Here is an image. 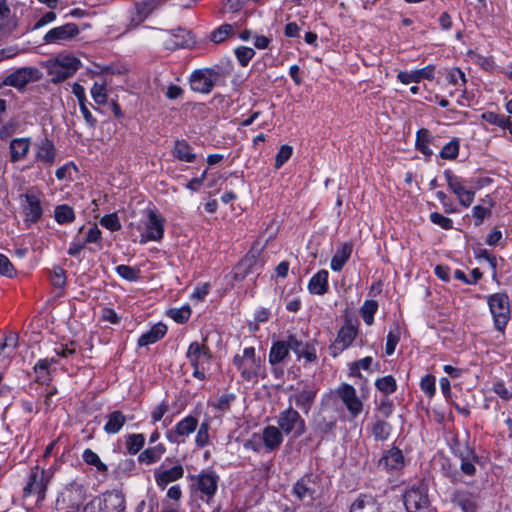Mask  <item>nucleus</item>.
Wrapping results in <instances>:
<instances>
[{
	"instance_id": "53",
	"label": "nucleus",
	"mask_w": 512,
	"mask_h": 512,
	"mask_svg": "<svg viewBox=\"0 0 512 512\" xmlns=\"http://www.w3.org/2000/svg\"><path fill=\"white\" fill-rule=\"evenodd\" d=\"M169 316L177 323L183 324L189 320L191 309L188 305L181 308L170 309Z\"/></svg>"
},
{
	"instance_id": "26",
	"label": "nucleus",
	"mask_w": 512,
	"mask_h": 512,
	"mask_svg": "<svg viewBox=\"0 0 512 512\" xmlns=\"http://www.w3.org/2000/svg\"><path fill=\"white\" fill-rule=\"evenodd\" d=\"M265 452L277 450L283 442V433L278 426H266L261 434Z\"/></svg>"
},
{
	"instance_id": "15",
	"label": "nucleus",
	"mask_w": 512,
	"mask_h": 512,
	"mask_svg": "<svg viewBox=\"0 0 512 512\" xmlns=\"http://www.w3.org/2000/svg\"><path fill=\"white\" fill-rule=\"evenodd\" d=\"M444 177L449 189L457 196L459 203L464 207H469L474 201L475 192L467 189L465 181L451 170H445Z\"/></svg>"
},
{
	"instance_id": "10",
	"label": "nucleus",
	"mask_w": 512,
	"mask_h": 512,
	"mask_svg": "<svg viewBox=\"0 0 512 512\" xmlns=\"http://www.w3.org/2000/svg\"><path fill=\"white\" fill-rule=\"evenodd\" d=\"M452 451L456 457L461 460L460 469L466 476H474L476 473L475 463L479 462V457L474 450L467 444H462L457 438L454 439Z\"/></svg>"
},
{
	"instance_id": "41",
	"label": "nucleus",
	"mask_w": 512,
	"mask_h": 512,
	"mask_svg": "<svg viewBox=\"0 0 512 512\" xmlns=\"http://www.w3.org/2000/svg\"><path fill=\"white\" fill-rule=\"evenodd\" d=\"M481 118L489 124L509 130V132L512 134V123L509 116L497 114L492 111H486L481 115Z\"/></svg>"
},
{
	"instance_id": "58",
	"label": "nucleus",
	"mask_w": 512,
	"mask_h": 512,
	"mask_svg": "<svg viewBox=\"0 0 512 512\" xmlns=\"http://www.w3.org/2000/svg\"><path fill=\"white\" fill-rule=\"evenodd\" d=\"M91 95L97 104H104L107 101V93L104 84L95 83L91 88Z\"/></svg>"
},
{
	"instance_id": "7",
	"label": "nucleus",
	"mask_w": 512,
	"mask_h": 512,
	"mask_svg": "<svg viewBox=\"0 0 512 512\" xmlns=\"http://www.w3.org/2000/svg\"><path fill=\"white\" fill-rule=\"evenodd\" d=\"M147 220L143 222V226L139 227L141 230L140 240L141 244L148 241H159L164 235V218L157 212L156 209H148Z\"/></svg>"
},
{
	"instance_id": "17",
	"label": "nucleus",
	"mask_w": 512,
	"mask_h": 512,
	"mask_svg": "<svg viewBox=\"0 0 512 512\" xmlns=\"http://www.w3.org/2000/svg\"><path fill=\"white\" fill-rule=\"evenodd\" d=\"M357 335V327L351 321H347L338 331L335 341L330 345V354L337 357L353 343Z\"/></svg>"
},
{
	"instance_id": "50",
	"label": "nucleus",
	"mask_w": 512,
	"mask_h": 512,
	"mask_svg": "<svg viewBox=\"0 0 512 512\" xmlns=\"http://www.w3.org/2000/svg\"><path fill=\"white\" fill-rule=\"evenodd\" d=\"M459 153V141L457 139L451 140L449 143L443 146L440 151V157L442 159H455Z\"/></svg>"
},
{
	"instance_id": "11",
	"label": "nucleus",
	"mask_w": 512,
	"mask_h": 512,
	"mask_svg": "<svg viewBox=\"0 0 512 512\" xmlns=\"http://www.w3.org/2000/svg\"><path fill=\"white\" fill-rule=\"evenodd\" d=\"M404 505L407 512H432L426 488L411 487L404 494Z\"/></svg>"
},
{
	"instance_id": "31",
	"label": "nucleus",
	"mask_w": 512,
	"mask_h": 512,
	"mask_svg": "<svg viewBox=\"0 0 512 512\" xmlns=\"http://www.w3.org/2000/svg\"><path fill=\"white\" fill-rule=\"evenodd\" d=\"M453 502L460 507L463 512H476V496L466 491L458 490L454 493Z\"/></svg>"
},
{
	"instance_id": "57",
	"label": "nucleus",
	"mask_w": 512,
	"mask_h": 512,
	"mask_svg": "<svg viewBox=\"0 0 512 512\" xmlns=\"http://www.w3.org/2000/svg\"><path fill=\"white\" fill-rule=\"evenodd\" d=\"M430 221L433 224L438 225L445 230H450L453 228L452 219H450L438 212H433L430 214Z\"/></svg>"
},
{
	"instance_id": "1",
	"label": "nucleus",
	"mask_w": 512,
	"mask_h": 512,
	"mask_svg": "<svg viewBox=\"0 0 512 512\" xmlns=\"http://www.w3.org/2000/svg\"><path fill=\"white\" fill-rule=\"evenodd\" d=\"M233 364L247 382L257 383L259 378L263 379L266 376L264 361L260 357H256L254 347H247L243 350L242 355H235Z\"/></svg>"
},
{
	"instance_id": "62",
	"label": "nucleus",
	"mask_w": 512,
	"mask_h": 512,
	"mask_svg": "<svg viewBox=\"0 0 512 512\" xmlns=\"http://www.w3.org/2000/svg\"><path fill=\"white\" fill-rule=\"evenodd\" d=\"M421 390L429 397L435 394V377L432 375H425L420 382Z\"/></svg>"
},
{
	"instance_id": "38",
	"label": "nucleus",
	"mask_w": 512,
	"mask_h": 512,
	"mask_svg": "<svg viewBox=\"0 0 512 512\" xmlns=\"http://www.w3.org/2000/svg\"><path fill=\"white\" fill-rule=\"evenodd\" d=\"M433 137L428 129L421 128L417 131L415 146L426 157H430L433 154L432 149L429 145L432 143Z\"/></svg>"
},
{
	"instance_id": "16",
	"label": "nucleus",
	"mask_w": 512,
	"mask_h": 512,
	"mask_svg": "<svg viewBox=\"0 0 512 512\" xmlns=\"http://www.w3.org/2000/svg\"><path fill=\"white\" fill-rule=\"evenodd\" d=\"M49 479L50 476L44 469H40L39 466L33 467L31 469L28 482L23 490L24 496L28 497L36 494L39 499H43Z\"/></svg>"
},
{
	"instance_id": "45",
	"label": "nucleus",
	"mask_w": 512,
	"mask_h": 512,
	"mask_svg": "<svg viewBox=\"0 0 512 512\" xmlns=\"http://www.w3.org/2000/svg\"><path fill=\"white\" fill-rule=\"evenodd\" d=\"M145 444V437L143 434H129L126 437V449L131 455L137 454Z\"/></svg>"
},
{
	"instance_id": "9",
	"label": "nucleus",
	"mask_w": 512,
	"mask_h": 512,
	"mask_svg": "<svg viewBox=\"0 0 512 512\" xmlns=\"http://www.w3.org/2000/svg\"><path fill=\"white\" fill-rule=\"evenodd\" d=\"M488 304L495 328L503 332L510 318L508 296L504 293L493 294L488 298Z\"/></svg>"
},
{
	"instance_id": "44",
	"label": "nucleus",
	"mask_w": 512,
	"mask_h": 512,
	"mask_svg": "<svg viewBox=\"0 0 512 512\" xmlns=\"http://www.w3.org/2000/svg\"><path fill=\"white\" fill-rule=\"evenodd\" d=\"M54 218L58 224H69L75 220V213L71 206L61 204L55 207Z\"/></svg>"
},
{
	"instance_id": "54",
	"label": "nucleus",
	"mask_w": 512,
	"mask_h": 512,
	"mask_svg": "<svg viewBox=\"0 0 512 512\" xmlns=\"http://www.w3.org/2000/svg\"><path fill=\"white\" fill-rule=\"evenodd\" d=\"M116 272L123 279L128 281H135L138 279L140 271L138 268L122 264L116 267Z\"/></svg>"
},
{
	"instance_id": "27",
	"label": "nucleus",
	"mask_w": 512,
	"mask_h": 512,
	"mask_svg": "<svg viewBox=\"0 0 512 512\" xmlns=\"http://www.w3.org/2000/svg\"><path fill=\"white\" fill-rule=\"evenodd\" d=\"M165 42L175 48H184L193 43L191 33L185 29L177 28L170 31H162Z\"/></svg>"
},
{
	"instance_id": "61",
	"label": "nucleus",
	"mask_w": 512,
	"mask_h": 512,
	"mask_svg": "<svg viewBox=\"0 0 512 512\" xmlns=\"http://www.w3.org/2000/svg\"><path fill=\"white\" fill-rule=\"evenodd\" d=\"M292 147L289 145H282L275 158V167L280 168L285 162L289 160L292 155Z\"/></svg>"
},
{
	"instance_id": "47",
	"label": "nucleus",
	"mask_w": 512,
	"mask_h": 512,
	"mask_svg": "<svg viewBox=\"0 0 512 512\" xmlns=\"http://www.w3.org/2000/svg\"><path fill=\"white\" fill-rule=\"evenodd\" d=\"M82 457L86 464L96 467L99 472H107V466L100 460L98 454L91 449L84 450Z\"/></svg>"
},
{
	"instance_id": "21",
	"label": "nucleus",
	"mask_w": 512,
	"mask_h": 512,
	"mask_svg": "<svg viewBox=\"0 0 512 512\" xmlns=\"http://www.w3.org/2000/svg\"><path fill=\"white\" fill-rule=\"evenodd\" d=\"M337 393L352 417H357L362 412L363 403L353 386L344 383L339 387Z\"/></svg>"
},
{
	"instance_id": "60",
	"label": "nucleus",
	"mask_w": 512,
	"mask_h": 512,
	"mask_svg": "<svg viewBox=\"0 0 512 512\" xmlns=\"http://www.w3.org/2000/svg\"><path fill=\"white\" fill-rule=\"evenodd\" d=\"M51 283L56 288H62L66 284L65 270L61 267H54L51 274Z\"/></svg>"
},
{
	"instance_id": "28",
	"label": "nucleus",
	"mask_w": 512,
	"mask_h": 512,
	"mask_svg": "<svg viewBox=\"0 0 512 512\" xmlns=\"http://www.w3.org/2000/svg\"><path fill=\"white\" fill-rule=\"evenodd\" d=\"M316 389L313 386H305L300 392L291 396L296 406L299 407L303 412L308 413L311 409L315 397Z\"/></svg>"
},
{
	"instance_id": "46",
	"label": "nucleus",
	"mask_w": 512,
	"mask_h": 512,
	"mask_svg": "<svg viewBox=\"0 0 512 512\" xmlns=\"http://www.w3.org/2000/svg\"><path fill=\"white\" fill-rule=\"evenodd\" d=\"M378 310V303L375 300H366L360 308L361 316L367 325H372L374 315Z\"/></svg>"
},
{
	"instance_id": "23",
	"label": "nucleus",
	"mask_w": 512,
	"mask_h": 512,
	"mask_svg": "<svg viewBox=\"0 0 512 512\" xmlns=\"http://www.w3.org/2000/svg\"><path fill=\"white\" fill-rule=\"evenodd\" d=\"M184 476V468L181 464L175 465L169 469L163 466L154 470V479L157 486L164 490L168 484L181 479Z\"/></svg>"
},
{
	"instance_id": "34",
	"label": "nucleus",
	"mask_w": 512,
	"mask_h": 512,
	"mask_svg": "<svg viewBox=\"0 0 512 512\" xmlns=\"http://www.w3.org/2000/svg\"><path fill=\"white\" fill-rule=\"evenodd\" d=\"M353 246L350 243H343L331 259V269L341 271L352 254Z\"/></svg>"
},
{
	"instance_id": "42",
	"label": "nucleus",
	"mask_w": 512,
	"mask_h": 512,
	"mask_svg": "<svg viewBox=\"0 0 512 512\" xmlns=\"http://www.w3.org/2000/svg\"><path fill=\"white\" fill-rule=\"evenodd\" d=\"M484 203L487 204V206L484 205H476L472 209V214L475 219V226H480L484 219L491 215L492 208L494 206L493 199L489 198L488 196L486 199L482 200Z\"/></svg>"
},
{
	"instance_id": "37",
	"label": "nucleus",
	"mask_w": 512,
	"mask_h": 512,
	"mask_svg": "<svg viewBox=\"0 0 512 512\" xmlns=\"http://www.w3.org/2000/svg\"><path fill=\"white\" fill-rule=\"evenodd\" d=\"M166 452L163 444H157L142 451L138 456V461L146 465H151L161 459Z\"/></svg>"
},
{
	"instance_id": "3",
	"label": "nucleus",
	"mask_w": 512,
	"mask_h": 512,
	"mask_svg": "<svg viewBox=\"0 0 512 512\" xmlns=\"http://www.w3.org/2000/svg\"><path fill=\"white\" fill-rule=\"evenodd\" d=\"M125 510V497L118 490L106 491L84 506L85 512H125Z\"/></svg>"
},
{
	"instance_id": "5",
	"label": "nucleus",
	"mask_w": 512,
	"mask_h": 512,
	"mask_svg": "<svg viewBox=\"0 0 512 512\" xmlns=\"http://www.w3.org/2000/svg\"><path fill=\"white\" fill-rule=\"evenodd\" d=\"M86 497V490L82 484L69 483L57 498V505L64 512H78Z\"/></svg>"
},
{
	"instance_id": "8",
	"label": "nucleus",
	"mask_w": 512,
	"mask_h": 512,
	"mask_svg": "<svg viewBox=\"0 0 512 512\" xmlns=\"http://www.w3.org/2000/svg\"><path fill=\"white\" fill-rule=\"evenodd\" d=\"M221 78V73L215 68L195 70L189 79L190 87L194 92L208 94Z\"/></svg>"
},
{
	"instance_id": "40",
	"label": "nucleus",
	"mask_w": 512,
	"mask_h": 512,
	"mask_svg": "<svg viewBox=\"0 0 512 512\" xmlns=\"http://www.w3.org/2000/svg\"><path fill=\"white\" fill-rule=\"evenodd\" d=\"M403 464V455L401 450L390 449L380 460L379 465L387 469H398Z\"/></svg>"
},
{
	"instance_id": "32",
	"label": "nucleus",
	"mask_w": 512,
	"mask_h": 512,
	"mask_svg": "<svg viewBox=\"0 0 512 512\" xmlns=\"http://www.w3.org/2000/svg\"><path fill=\"white\" fill-rule=\"evenodd\" d=\"M106 419L107 421L103 429L107 434L118 433L127 421V417L119 410L110 412Z\"/></svg>"
},
{
	"instance_id": "64",
	"label": "nucleus",
	"mask_w": 512,
	"mask_h": 512,
	"mask_svg": "<svg viewBox=\"0 0 512 512\" xmlns=\"http://www.w3.org/2000/svg\"><path fill=\"white\" fill-rule=\"evenodd\" d=\"M448 80L454 86H465L466 78L464 72L459 68H452L448 73Z\"/></svg>"
},
{
	"instance_id": "13",
	"label": "nucleus",
	"mask_w": 512,
	"mask_h": 512,
	"mask_svg": "<svg viewBox=\"0 0 512 512\" xmlns=\"http://www.w3.org/2000/svg\"><path fill=\"white\" fill-rule=\"evenodd\" d=\"M80 60L74 56L60 55L50 68L54 82H62L71 77L80 67Z\"/></svg>"
},
{
	"instance_id": "14",
	"label": "nucleus",
	"mask_w": 512,
	"mask_h": 512,
	"mask_svg": "<svg viewBox=\"0 0 512 512\" xmlns=\"http://www.w3.org/2000/svg\"><path fill=\"white\" fill-rule=\"evenodd\" d=\"M198 427V419L188 415L165 433L166 439L172 444H182Z\"/></svg>"
},
{
	"instance_id": "2",
	"label": "nucleus",
	"mask_w": 512,
	"mask_h": 512,
	"mask_svg": "<svg viewBox=\"0 0 512 512\" xmlns=\"http://www.w3.org/2000/svg\"><path fill=\"white\" fill-rule=\"evenodd\" d=\"M323 491V476L319 473H307L294 484L292 494L304 505L311 504Z\"/></svg>"
},
{
	"instance_id": "30",
	"label": "nucleus",
	"mask_w": 512,
	"mask_h": 512,
	"mask_svg": "<svg viewBox=\"0 0 512 512\" xmlns=\"http://www.w3.org/2000/svg\"><path fill=\"white\" fill-rule=\"evenodd\" d=\"M29 138H15L10 142V160L15 163L23 160L30 149Z\"/></svg>"
},
{
	"instance_id": "51",
	"label": "nucleus",
	"mask_w": 512,
	"mask_h": 512,
	"mask_svg": "<svg viewBox=\"0 0 512 512\" xmlns=\"http://www.w3.org/2000/svg\"><path fill=\"white\" fill-rule=\"evenodd\" d=\"M235 55L240 65L246 67L250 60L254 57L255 51L251 47L240 46L235 49Z\"/></svg>"
},
{
	"instance_id": "12",
	"label": "nucleus",
	"mask_w": 512,
	"mask_h": 512,
	"mask_svg": "<svg viewBox=\"0 0 512 512\" xmlns=\"http://www.w3.org/2000/svg\"><path fill=\"white\" fill-rule=\"evenodd\" d=\"M194 479L200 499L210 503L218 490L219 476L212 470H203Z\"/></svg>"
},
{
	"instance_id": "22",
	"label": "nucleus",
	"mask_w": 512,
	"mask_h": 512,
	"mask_svg": "<svg viewBox=\"0 0 512 512\" xmlns=\"http://www.w3.org/2000/svg\"><path fill=\"white\" fill-rule=\"evenodd\" d=\"M21 197L24 199L23 212L25 215V222L33 224L37 223L43 214L39 197L36 194L30 192L21 195Z\"/></svg>"
},
{
	"instance_id": "55",
	"label": "nucleus",
	"mask_w": 512,
	"mask_h": 512,
	"mask_svg": "<svg viewBox=\"0 0 512 512\" xmlns=\"http://www.w3.org/2000/svg\"><path fill=\"white\" fill-rule=\"evenodd\" d=\"M100 224L112 232L121 229V223L116 213L103 216L100 219Z\"/></svg>"
},
{
	"instance_id": "29",
	"label": "nucleus",
	"mask_w": 512,
	"mask_h": 512,
	"mask_svg": "<svg viewBox=\"0 0 512 512\" xmlns=\"http://www.w3.org/2000/svg\"><path fill=\"white\" fill-rule=\"evenodd\" d=\"M350 512H381L380 504L372 495L361 494L352 503Z\"/></svg>"
},
{
	"instance_id": "6",
	"label": "nucleus",
	"mask_w": 512,
	"mask_h": 512,
	"mask_svg": "<svg viewBox=\"0 0 512 512\" xmlns=\"http://www.w3.org/2000/svg\"><path fill=\"white\" fill-rule=\"evenodd\" d=\"M278 428L282 433L291 435L293 439L299 438L305 433V420L298 411L289 407L282 411L277 418Z\"/></svg>"
},
{
	"instance_id": "35",
	"label": "nucleus",
	"mask_w": 512,
	"mask_h": 512,
	"mask_svg": "<svg viewBox=\"0 0 512 512\" xmlns=\"http://www.w3.org/2000/svg\"><path fill=\"white\" fill-rule=\"evenodd\" d=\"M167 332V327L163 323L155 324L149 331L142 334L138 339L139 346H147L162 339Z\"/></svg>"
},
{
	"instance_id": "25",
	"label": "nucleus",
	"mask_w": 512,
	"mask_h": 512,
	"mask_svg": "<svg viewBox=\"0 0 512 512\" xmlns=\"http://www.w3.org/2000/svg\"><path fill=\"white\" fill-rule=\"evenodd\" d=\"M434 65H428L422 69H417L411 72L400 71L397 75L398 80L403 84H409L411 82L419 83L420 81L433 80L434 79Z\"/></svg>"
},
{
	"instance_id": "56",
	"label": "nucleus",
	"mask_w": 512,
	"mask_h": 512,
	"mask_svg": "<svg viewBox=\"0 0 512 512\" xmlns=\"http://www.w3.org/2000/svg\"><path fill=\"white\" fill-rule=\"evenodd\" d=\"M244 448L258 453L261 452L264 449L261 434L253 433L251 437L244 442Z\"/></svg>"
},
{
	"instance_id": "52",
	"label": "nucleus",
	"mask_w": 512,
	"mask_h": 512,
	"mask_svg": "<svg viewBox=\"0 0 512 512\" xmlns=\"http://www.w3.org/2000/svg\"><path fill=\"white\" fill-rule=\"evenodd\" d=\"M233 32V26L230 24H223L215 29L210 36V39L214 43L223 42Z\"/></svg>"
},
{
	"instance_id": "63",
	"label": "nucleus",
	"mask_w": 512,
	"mask_h": 512,
	"mask_svg": "<svg viewBox=\"0 0 512 512\" xmlns=\"http://www.w3.org/2000/svg\"><path fill=\"white\" fill-rule=\"evenodd\" d=\"M393 408L394 404L392 400L388 399L387 397H384L379 401V403H377L376 410L382 417L388 418L392 414Z\"/></svg>"
},
{
	"instance_id": "33",
	"label": "nucleus",
	"mask_w": 512,
	"mask_h": 512,
	"mask_svg": "<svg viewBox=\"0 0 512 512\" xmlns=\"http://www.w3.org/2000/svg\"><path fill=\"white\" fill-rule=\"evenodd\" d=\"M308 289L311 294L323 295L328 290V271L320 270L309 281Z\"/></svg>"
},
{
	"instance_id": "43",
	"label": "nucleus",
	"mask_w": 512,
	"mask_h": 512,
	"mask_svg": "<svg viewBox=\"0 0 512 512\" xmlns=\"http://www.w3.org/2000/svg\"><path fill=\"white\" fill-rule=\"evenodd\" d=\"M391 425L381 419H376L371 426L372 436L376 441H385L391 434Z\"/></svg>"
},
{
	"instance_id": "18",
	"label": "nucleus",
	"mask_w": 512,
	"mask_h": 512,
	"mask_svg": "<svg viewBox=\"0 0 512 512\" xmlns=\"http://www.w3.org/2000/svg\"><path fill=\"white\" fill-rule=\"evenodd\" d=\"M42 74L36 67H22L4 79V84L22 90L27 84L38 81Z\"/></svg>"
},
{
	"instance_id": "24",
	"label": "nucleus",
	"mask_w": 512,
	"mask_h": 512,
	"mask_svg": "<svg viewBox=\"0 0 512 512\" xmlns=\"http://www.w3.org/2000/svg\"><path fill=\"white\" fill-rule=\"evenodd\" d=\"M36 159L45 167H51L56 161V148L47 137L36 144Z\"/></svg>"
},
{
	"instance_id": "20",
	"label": "nucleus",
	"mask_w": 512,
	"mask_h": 512,
	"mask_svg": "<svg viewBox=\"0 0 512 512\" xmlns=\"http://www.w3.org/2000/svg\"><path fill=\"white\" fill-rule=\"evenodd\" d=\"M161 3V0H145L135 3L133 10L130 11L129 27H138L161 5Z\"/></svg>"
},
{
	"instance_id": "19",
	"label": "nucleus",
	"mask_w": 512,
	"mask_h": 512,
	"mask_svg": "<svg viewBox=\"0 0 512 512\" xmlns=\"http://www.w3.org/2000/svg\"><path fill=\"white\" fill-rule=\"evenodd\" d=\"M80 33L79 27L75 23H66L62 26L49 30L43 37L46 44H64L76 38Z\"/></svg>"
},
{
	"instance_id": "59",
	"label": "nucleus",
	"mask_w": 512,
	"mask_h": 512,
	"mask_svg": "<svg viewBox=\"0 0 512 512\" xmlns=\"http://www.w3.org/2000/svg\"><path fill=\"white\" fill-rule=\"evenodd\" d=\"M0 274L12 278L16 274V270L9 258L0 253Z\"/></svg>"
},
{
	"instance_id": "49",
	"label": "nucleus",
	"mask_w": 512,
	"mask_h": 512,
	"mask_svg": "<svg viewBox=\"0 0 512 512\" xmlns=\"http://www.w3.org/2000/svg\"><path fill=\"white\" fill-rule=\"evenodd\" d=\"M209 429L210 425L208 421H204L200 424L195 437V444L198 448H204L209 444Z\"/></svg>"
},
{
	"instance_id": "39",
	"label": "nucleus",
	"mask_w": 512,
	"mask_h": 512,
	"mask_svg": "<svg viewBox=\"0 0 512 512\" xmlns=\"http://www.w3.org/2000/svg\"><path fill=\"white\" fill-rule=\"evenodd\" d=\"M173 156L180 161L194 162L196 155L192 152V148L185 140H177L173 148Z\"/></svg>"
},
{
	"instance_id": "36",
	"label": "nucleus",
	"mask_w": 512,
	"mask_h": 512,
	"mask_svg": "<svg viewBox=\"0 0 512 512\" xmlns=\"http://www.w3.org/2000/svg\"><path fill=\"white\" fill-rule=\"evenodd\" d=\"M289 356V349L283 340L276 341L272 344L269 351V363L272 366L282 363Z\"/></svg>"
},
{
	"instance_id": "48",
	"label": "nucleus",
	"mask_w": 512,
	"mask_h": 512,
	"mask_svg": "<svg viewBox=\"0 0 512 512\" xmlns=\"http://www.w3.org/2000/svg\"><path fill=\"white\" fill-rule=\"evenodd\" d=\"M375 386L379 391L384 393L385 396L392 394L397 388L395 379L390 375L377 379Z\"/></svg>"
},
{
	"instance_id": "4",
	"label": "nucleus",
	"mask_w": 512,
	"mask_h": 512,
	"mask_svg": "<svg viewBox=\"0 0 512 512\" xmlns=\"http://www.w3.org/2000/svg\"><path fill=\"white\" fill-rule=\"evenodd\" d=\"M186 358L193 367V376L204 380L212 358L210 349L206 345V339L202 343L192 342L186 352Z\"/></svg>"
}]
</instances>
